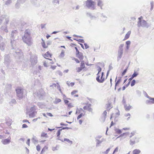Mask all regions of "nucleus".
<instances>
[{
	"mask_svg": "<svg viewBox=\"0 0 154 154\" xmlns=\"http://www.w3.org/2000/svg\"><path fill=\"white\" fill-rule=\"evenodd\" d=\"M18 32L17 30L12 31L11 34V44L12 49L10 52L13 54L15 57L17 61V62H21L23 60V54L21 50L18 48L14 49V45H15V39H18L17 35Z\"/></svg>",
	"mask_w": 154,
	"mask_h": 154,
	"instance_id": "f257e3e1",
	"label": "nucleus"
},
{
	"mask_svg": "<svg viewBox=\"0 0 154 154\" xmlns=\"http://www.w3.org/2000/svg\"><path fill=\"white\" fill-rule=\"evenodd\" d=\"M30 34V30L27 29L25 31L24 35L22 36V39L23 42L29 46H31L32 43Z\"/></svg>",
	"mask_w": 154,
	"mask_h": 154,
	"instance_id": "f03ea898",
	"label": "nucleus"
},
{
	"mask_svg": "<svg viewBox=\"0 0 154 154\" xmlns=\"http://www.w3.org/2000/svg\"><path fill=\"white\" fill-rule=\"evenodd\" d=\"M9 21V17L7 15H2L0 17V25L3 22L4 24L7 25Z\"/></svg>",
	"mask_w": 154,
	"mask_h": 154,
	"instance_id": "7ed1b4c3",
	"label": "nucleus"
},
{
	"mask_svg": "<svg viewBox=\"0 0 154 154\" xmlns=\"http://www.w3.org/2000/svg\"><path fill=\"white\" fill-rule=\"evenodd\" d=\"M124 46V44H122L119 46L118 52L117 61H119L122 57L123 54V47Z\"/></svg>",
	"mask_w": 154,
	"mask_h": 154,
	"instance_id": "20e7f679",
	"label": "nucleus"
},
{
	"mask_svg": "<svg viewBox=\"0 0 154 154\" xmlns=\"http://www.w3.org/2000/svg\"><path fill=\"white\" fill-rule=\"evenodd\" d=\"M85 3L86 6L89 9H91L93 10L95 9V2L92 0H87L86 1Z\"/></svg>",
	"mask_w": 154,
	"mask_h": 154,
	"instance_id": "39448f33",
	"label": "nucleus"
},
{
	"mask_svg": "<svg viewBox=\"0 0 154 154\" xmlns=\"http://www.w3.org/2000/svg\"><path fill=\"white\" fill-rule=\"evenodd\" d=\"M17 96L19 100L22 99L23 96V91L22 89L20 88L16 89Z\"/></svg>",
	"mask_w": 154,
	"mask_h": 154,
	"instance_id": "423d86ee",
	"label": "nucleus"
},
{
	"mask_svg": "<svg viewBox=\"0 0 154 154\" xmlns=\"http://www.w3.org/2000/svg\"><path fill=\"white\" fill-rule=\"evenodd\" d=\"M137 26L138 27L141 26L143 27H146L148 28L149 26L146 22L144 20H143L142 21H138L137 23Z\"/></svg>",
	"mask_w": 154,
	"mask_h": 154,
	"instance_id": "0eeeda50",
	"label": "nucleus"
},
{
	"mask_svg": "<svg viewBox=\"0 0 154 154\" xmlns=\"http://www.w3.org/2000/svg\"><path fill=\"white\" fill-rule=\"evenodd\" d=\"M30 61L31 65L32 66L35 65L37 62V57L35 55H32L31 56Z\"/></svg>",
	"mask_w": 154,
	"mask_h": 154,
	"instance_id": "6e6552de",
	"label": "nucleus"
},
{
	"mask_svg": "<svg viewBox=\"0 0 154 154\" xmlns=\"http://www.w3.org/2000/svg\"><path fill=\"white\" fill-rule=\"evenodd\" d=\"M45 92L42 89H40L37 92V96L40 100H42L45 96Z\"/></svg>",
	"mask_w": 154,
	"mask_h": 154,
	"instance_id": "1a4fd4ad",
	"label": "nucleus"
},
{
	"mask_svg": "<svg viewBox=\"0 0 154 154\" xmlns=\"http://www.w3.org/2000/svg\"><path fill=\"white\" fill-rule=\"evenodd\" d=\"M11 138L9 137L7 139H4L1 141V142L4 145L8 144L11 142Z\"/></svg>",
	"mask_w": 154,
	"mask_h": 154,
	"instance_id": "9d476101",
	"label": "nucleus"
},
{
	"mask_svg": "<svg viewBox=\"0 0 154 154\" xmlns=\"http://www.w3.org/2000/svg\"><path fill=\"white\" fill-rule=\"evenodd\" d=\"M100 75H97L96 78V80L97 81L100 83H103L105 81V79L104 78H103V77H101L100 79Z\"/></svg>",
	"mask_w": 154,
	"mask_h": 154,
	"instance_id": "9b49d317",
	"label": "nucleus"
},
{
	"mask_svg": "<svg viewBox=\"0 0 154 154\" xmlns=\"http://www.w3.org/2000/svg\"><path fill=\"white\" fill-rule=\"evenodd\" d=\"M6 45L5 43L3 42L0 43V50L2 51H4L6 48Z\"/></svg>",
	"mask_w": 154,
	"mask_h": 154,
	"instance_id": "f8f14e48",
	"label": "nucleus"
},
{
	"mask_svg": "<svg viewBox=\"0 0 154 154\" xmlns=\"http://www.w3.org/2000/svg\"><path fill=\"white\" fill-rule=\"evenodd\" d=\"M26 0H17V2L15 6L16 8H19V5L21 3L23 4L24 3Z\"/></svg>",
	"mask_w": 154,
	"mask_h": 154,
	"instance_id": "ddd939ff",
	"label": "nucleus"
},
{
	"mask_svg": "<svg viewBox=\"0 0 154 154\" xmlns=\"http://www.w3.org/2000/svg\"><path fill=\"white\" fill-rule=\"evenodd\" d=\"M5 63H9L10 61V56L9 54H5Z\"/></svg>",
	"mask_w": 154,
	"mask_h": 154,
	"instance_id": "4468645a",
	"label": "nucleus"
},
{
	"mask_svg": "<svg viewBox=\"0 0 154 154\" xmlns=\"http://www.w3.org/2000/svg\"><path fill=\"white\" fill-rule=\"evenodd\" d=\"M7 25L4 24V25L2 26L0 28V29L4 31L5 32H8V30L7 29Z\"/></svg>",
	"mask_w": 154,
	"mask_h": 154,
	"instance_id": "2eb2a0df",
	"label": "nucleus"
},
{
	"mask_svg": "<svg viewBox=\"0 0 154 154\" xmlns=\"http://www.w3.org/2000/svg\"><path fill=\"white\" fill-rule=\"evenodd\" d=\"M76 56L79 58L81 61L83 60H82L84 58V56L82 53L81 52L79 54L76 55Z\"/></svg>",
	"mask_w": 154,
	"mask_h": 154,
	"instance_id": "dca6fc26",
	"label": "nucleus"
},
{
	"mask_svg": "<svg viewBox=\"0 0 154 154\" xmlns=\"http://www.w3.org/2000/svg\"><path fill=\"white\" fill-rule=\"evenodd\" d=\"M32 3L36 5V6H39V0H31Z\"/></svg>",
	"mask_w": 154,
	"mask_h": 154,
	"instance_id": "f3484780",
	"label": "nucleus"
},
{
	"mask_svg": "<svg viewBox=\"0 0 154 154\" xmlns=\"http://www.w3.org/2000/svg\"><path fill=\"white\" fill-rule=\"evenodd\" d=\"M117 79V77H116V80ZM121 77H120L119 79H118L117 81L116 82L115 85V88L114 89L115 90H116V86L119 84L120 82H121Z\"/></svg>",
	"mask_w": 154,
	"mask_h": 154,
	"instance_id": "a211bd4d",
	"label": "nucleus"
},
{
	"mask_svg": "<svg viewBox=\"0 0 154 154\" xmlns=\"http://www.w3.org/2000/svg\"><path fill=\"white\" fill-rule=\"evenodd\" d=\"M124 107L126 111H128L130 110V109L132 107V106L129 105V106H128L126 104H125Z\"/></svg>",
	"mask_w": 154,
	"mask_h": 154,
	"instance_id": "6ab92c4d",
	"label": "nucleus"
},
{
	"mask_svg": "<svg viewBox=\"0 0 154 154\" xmlns=\"http://www.w3.org/2000/svg\"><path fill=\"white\" fill-rule=\"evenodd\" d=\"M6 124L8 126H11V121L12 120L11 119L9 118L8 119H7L6 120Z\"/></svg>",
	"mask_w": 154,
	"mask_h": 154,
	"instance_id": "aec40b11",
	"label": "nucleus"
},
{
	"mask_svg": "<svg viewBox=\"0 0 154 154\" xmlns=\"http://www.w3.org/2000/svg\"><path fill=\"white\" fill-rule=\"evenodd\" d=\"M1 71L3 75L2 76H1V75H0V79L2 80H4L5 78V73L4 72V71L2 69H1Z\"/></svg>",
	"mask_w": 154,
	"mask_h": 154,
	"instance_id": "412c9836",
	"label": "nucleus"
},
{
	"mask_svg": "<svg viewBox=\"0 0 154 154\" xmlns=\"http://www.w3.org/2000/svg\"><path fill=\"white\" fill-rule=\"evenodd\" d=\"M131 31H129L125 35V38L124 40L127 39L129 38L131 34Z\"/></svg>",
	"mask_w": 154,
	"mask_h": 154,
	"instance_id": "4be33fe9",
	"label": "nucleus"
},
{
	"mask_svg": "<svg viewBox=\"0 0 154 154\" xmlns=\"http://www.w3.org/2000/svg\"><path fill=\"white\" fill-rule=\"evenodd\" d=\"M141 151L140 150L138 149H136L133 151V154H139Z\"/></svg>",
	"mask_w": 154,
	"mask_h": 154,
	"instance_id": "5701e85b",
	"label": "nucleus"
},
{
	"mask_svg": "<svg viewBox=\"0 0 154 154\" xmlns=\"http://www.w3.org/2000/svg\"><path fill=\"white\" fill-rule=\"evenodd\" d=\"M136 139V137L133 138L130 140V144L131 145H133L135 143V139Z\"/></svg>",
	"mask_w": 154,
	"mask_h": 154,
	"instance_id": "b1692460",
	"label": "nucleus"
},
{
	"mask_svg": "<svg viewBox=\"0 0 154 154\" xmlns=\"http://www.w3.org/2000/svg\"><path fill=\"white\" fill-rule=\"evenodd\" d=\"M81 61V63L80 67L83 69L85 67V61L84 60H82Z\"/></svg>",
	"mask_w": 154,
	"mask_h": 154,
	"instance_id": "393cba45",
	"label": "nucleus"
},
{
	"mask_svg": "<svg viewBox=\"0 0 154 154\" xmlns=\"http://www.w3.org/2000/svg\"><path fill=\"white\" fill-rule=\"evenodd\" d=\"M81 111L84 112L85 111L82 108H80L79 109L77 108L75 112V114H77L78 113H80L81 112Z\"/></svg>",
	"mask_w": 154,
	"mask_h": 154,
	"instance_id": "a878e982",
	"label": "nucleus"
},
{
	"mask_svg": "<svg viewBox=\"0 0 154 154\" xmlns=\"http://www.w3.org/2000/svg\"><path fill=\"white\" fill-rule=\"evenodd\" d=\"M95 141L96 142V146L97 147L103 141H100L98 139H96Z\"/></svg>",
	"mask_w": 154,
	"mask_h": 154,
	"instance_id": "bb28decb",
	"label": "nucleus"
},
{
	"mask_svg": "<svg viewBox=\"0 0 154 154\" xmlns=\"http://www.w3.org/2000/svg\"><path fill=\"white\" fill-rule=\"evenodd\" d=\"M44 56L47 57H51L52 54H51L48 51L46 53L44 54Z\"/></svg>",
	"mask_w": 154,
	"mask_h": 154,
	"instance_id": "cd10ccee",
	"label": "nucleus"
},
{
	"mask_svg": "<svg viewBox=\"0 0 154 154\" xmlns=\"http://www.w3.org/2000/svg\"><path fill=\"white\" fill-rule=\"evenodd\" d=\"M42 47L44 48H46L48 47L47 46H46L45 42V41L42 38Z\"/></svg>",
	"mask_w": 154,
	"mask_h": 154,
	"instance_id": "c85d7f7f",
	"label": "nucleus"
},
{
	"mask_svg": "<svg viewBox=\"0 0 154 154\" xmlns=\"http://www.w3.org/2000/svg\"><path fill=\"white\" fill-rule=\"evenodd\" d=\"M107 113L106 110H105L103 112V113L102 115L103 116H104L103 122H104L106 119Z\"/></svg>",
	"mask_w": 154,
	"mask_h": 154,
	"instance_id": "c756f323",
	"label": "nucleus"
},
{
	"mask_svg": "<svg viewBox=\"0 0 154 154\" xmlns=\"http://www.w3.org/2000/svg\"><path fill=\"white\" fill-rule=\"evenodd\" d=\"M6 88L7 90H8L11 89V84H7L6 86Z\"/></svg>",
	"mask_w": 154,
	"mask_h": 154,
	"instance_id": "7c9ffc66",
	"label": "nucleus"
},
{
	"mask_svg": "<svg viewBox=\"0 0 154 154\" xmlns=\"http://www.w3.org/2000/svg\"><path fill=\"white\" fill-rule=\"evenodd\" d=\"M128 66L122 72V75L123 76L127 72L128 69Z\"/></svg>",
	"mask_w": 154,
	"mask_h": 154,
	"instance_id": "2f4dec72",
	"label": "nucleus"
},
{
	"mask_svg": "<svg viewBox=\"0 0 154 154\" xmlns=\"http://www.w3.org/2000/svg\"><path fill=\"white\" fill-rule=\"evenodd\" d=\"M62 131V129H60L58 130L57 133V137L58 138H59L60 134V132Z\"/></svg>",
	"mask_w": 154,
	"mask_h": 154,
	"instance_id": "473e14b6",
	"label": "nucleus"
},
{
	"mask_svg": "<svg viewBox=\"0 0 154 154\" xmlns=\"http://www.w3.org/2000/svg\"><path fill=\"white\" fill-rule=\"evenodd\" d=\"M37 138L35 136H33L32 139V141L34 143H35V142H38V140L36 139Z\"/></svg>",
	"mask_w": 154,
	"mask_h": 154,
	"instance_id": "72a5a7b5",
	"label": "nucleus"
},
{
	"mask_svg": "<svg viewBox=\"0 0 154 154\" xmlns=\"http://www.w3.org/2000/svg\"><path fill=\"white\" fill-rule=\"evenodd\" d=\"M31 112L29 114V116L31 117H34L35 116V112Z\"/></svg>",
	"mask_w": 154,
	"mask_h": 154,
	"instance_id": "f704fd0d",
	"label": "nucleus"
},
{
	"mask_svg": "<svg viewBox=\"0 0 154 154\" xmlns=\"http://www.w3.org/2000/svg\"><path fill=\"white\" fill-rule=\"evenodd\" d=\"M115 131L117 133L119 134H121L122 133L121 130L120 129L116 128L115 129Z\"/></svg>",
	"mask_w": 154,
	"mask_h": 154,
	"instance_id": "c9c22d12",
	"label": "nucleus"
},
{
	"mask_svg": "<svg viewBox=\"0 0 154 154\" xmlns=\"http://www.w3.org/2000/svg\"><path fill=\"white\" fill-rule=\"evenodd\" d=\"M138 75V73L135 70L132 76L134 78V77H137Z\"/></svg>",
	"mask_w": 154,
	"mask_h": 154,
	"instance_id": "e433bc0d",
	"label": "nucleus"
},
{
	"mask_svg": "<svg viewBox=\"0 0 154 154\" xmlns=\"http://www.w3.org/2000/svg\"><path fill=\"white\" fill-rule=\"evenodd\" d=\"M87 16L91 18L92 19L93 18H95L96 17L94 16H92L91 14L90 13H87Z\"/></svg>",
	"mask_w": 154,
	"mask_h": 154,
	"instance_id": "4c0bfd02",
	"label": "nucleus"
},
{
	"mask_svg": "<svg viewBox=\"0 0 154 154\" xmlns=\"http://www.w3.org/2000/svg\"><path fill=\"white\" fill-rule=\"evenodd\" d=\"M41 136L42 137H48V135L47 133H45L44 132H42V133Z\"/></svg>",
	"mask_w": 154,
	"mask_h": 154,
	"instance_id": "58836bf2",
	"label": "nucleus"
},
{
	"mask_svg": "<svg viewBox=\"0 0 154 154\" xmlns=\"http://www.w3.org/2000/svg\"><path fill=\"white\" fill-rule=\"evenodd\" d=\"M64 141L67 142L70 144H71L72 143V141L69 140V139L67 138H64Z\"/></svg>",
	"mask_w": 154,
	"mask_h": 154,
	"instance_id": "ea45409f",
	"label": "nucleus"
},
{
	"mask_svg": "<svg viewBox=\"0 0 154 154\" xmlns=\"http://www.w3.org/2000/svg\"><path fill=\"white\" fill-rule=\"evenodd\" d=\"M56 75H58L60 76H62L63 75L62 72L60 70H58L56 72Z\"/></svg>",
	"mask_w": 154,
	"mask_h": 154,
	"instance_id": "a19ab883",
	"label": "nucleus"
},
{
	"mask_svg": "<svg viewBox=\"0 0 154 154\" xmlns=\"http://www.w3.org/2000/svg\"><path fill=\"white\" fill-rule=\"evenodd\" d=\"M103 4L102 3V2L100 0H99L98 1L97 5L98 6H103Z\"/></svg>",
	"mask_w": 154,
	"mask_h": 154,
	"instance_id": "79ce46f5",
	"label": "nucleus"
},
{
	"mask_svg": "<svg viewBox=\"0 0 154 154\" xmlns=\"http://www.w3.org/2000/svg\"><path fill=\"white\" fill-rule=\"evenodd\" d=\"M136 83V81L135 80L133 79L132 80L131 84V87L134 86Z\"/></svg>",
	"mask_w": 154,
	"mask_h": 154,
	"instance_id": "37998d69",
	"label": "nucleus"
},
{
	"mask_svg": "<svg viewBox=\"0 0 154 154\" xmlns=\"http://www.w3.org/2000/svg\"><path fill=\"white\" fill-rule=\"evenodd\" d=\"M97 68H98L97 70L98 71V72L97 74V75H98L100 72L102 70V68L100 66H97Z\"/></svg>",
	"mask_w": 154,
	"mask_h": 154,
	"instance_id": "c03bdc74",
	"label": "nucleus"
},
{
	"mask_svg": "<svg viewBox=\"0 0 154 154\" xmlns=\"http://www.w3.org/2000/svg\"><path fill=\"white\" fill-rule=\"evenodd\" d=\"M84 116V114H83V113H81L77 117V119L79 120V119L81 118L82 116Z\"/></svg>",
	"mask_w": 154,
	"mask_h": 154,
	"instance_id": "a18cd8bd",
	"label": "nucleus"
},
{
	"mask_svg": "<svg viewBox=\"0 0 154 154\" xmlns=\"http://www.w3.org/2000/svg\"><path fill=\"white\" fill-rule=\"evenodd\" d=\"M64 56V51L63 50H62L61 52L60 55V57H63Z\"/></svg>",
	"mask_w": 154,
	"mask_h": 154,
	"instance_id": "49530a36",
	"label": "nucleus"
},
{
	"mask_svg": "<svg viewBox=\"0 0 154 154\" xmlns=\"http://www.w3.org/2000/svg\"><path fill=\"white\" fill-rule=\"evenodd\" d=\"M128 134H129V133H127V132L124 133L122 134H121L119 137H117V138L120 137H122L123 136H124L125 135H127Z\"/></svg>",
	"mask_w": 154,
	"mask_h": 154,
	"instance_id": "de8ad7c7",
	"label": "nucleus"
},
{
	"mask_svg": "<svg viewBox=\"0 0 154 154\" xmlns=\"http://www.w3.org/2000/svg\"><path fill=\"white\" fill-rule=\"evenodd\" d=\"M61 101V100L59 98L56 99L55 100V102L54 103L55 104H57L58 103L60 102Z\"/></svg>",
	"mask_w": 154,
	"mask_h": 154,
	"instance_id": "09e8293b",
	"label": "nucleus"
},
{
	"mask_svg": "<svg viewBox=\"0 0 154 154\" xmlns=\"http://www.w3.org/2000/svg\"><path fill=\"white\" fill-rule=\"evenodd\" d=\"M136 94L139 97L141 96V92L139 90L136 91Z\"/></svg>",
	"mask_w": 154,
	"mask_h": 154,
	"instance_id": "8fccbe9b",
	"label": "nucleus"
},
{
	"mask_svg": "<svg viewBox=\"0 0 154 154\" xmlns=\"http://www.w3.org/2000/svg\"><path fill=\"white\" fill-rule=\"evenodd\" d=\"M11 103L13 104H15L16 103V100L15 99H12L11 101Z\"/></svg>",
	"mask_w": 154,
	"mask_h": 154,
	"instance_id": "3c124183",
	"label": "nucleus"
},
{
	"mask_svg": "<svg viewBox=\"0 0 154 154\" xmlns=\"http://www.w3.org/2000/svg\"><path fill=\"white\" fill-rule=\"evenodd\" d=\"M11 3V0H8L5 2V4L7 5H9Z\"/></svg>",
	"mask_w": 154,
	"mask_h": 154,
	"instance_id": "603ef678",
	"label": "nucleus"
},
{
	"mask_svg": "<svg viewBox=\"0 0 154 154\" xmlns=\"http://www.w3.org/2000/svg\"><path fill=\"white\" fill-rule=\"evenodd\" d=\"M153 4L154 2L153 1H152L150 2V4H151V8L150 10H152L153 9Z\"/></svg>",
	"mask_w": 154,
	"mask_h": 154,
	"instance_id": "864d4df0",
	"label": "nucleus"
},
{
	"mask_svg": "<svg viewBox=\"0 0 154 154\" xmlns=\"http://www.w3.org/2000/svg\"><path fill=\"white\" fill-rule=\"evenodd\" d=\"M151 104L154 103V98L151 97L149 99Z\"/></svg>",
	"mask_w": 154,
	"mask_h": 154,
	"instance_id": "5fc2aeb1",
	"label": "nucleus"
},
{
	"mask_svg": "<svg viewBox=\"0 0 154 154\" xmlns=\"http://www.w3.org/2000/svg\"><path fill=\"white\" fill-rule=\"evenodd\" d=\"M31 112H35V109L34 106L32 107L30 109Z\"/></svg>",
	"mask_w": 154,
	"mask_h": 154,
	"instance_id": "6e6d98bb",
	"label": "nucleus"
},
{
	"mask_svg": "<svg viewBox=\"0 0 154 154\" xmlns=\"http://www.w3.org/2000/svg\"><path fill=\"white\" fill-rule=\"evenodd\" d=\"M77 72H80L83 69L80 67H78L77 68Z\"/></svg>",
	"mask_w": 154,
	"mask_h": 154,
	"instance_id": "4d7b16f0",
	"label": "nucleus"
},
{
	"mask_svg": "<svg viewBox=\"0 0 154 154\" xmlns=\"http://www.w3.org/2000/svg\"><path fill=\"white\" fill-rule=\"evenodd\" d=\"M77 41L79 42L82 43H84V42H85V41L83 39H78V40H77Z\"/></svg>",
	"mask_w": 154,
	"mask_h": 154,
	"instance_id": "13d9d810",
	"label": "nucleus"
},
{
	"mask_svg": "<svg viewBox=\"0 0 154 154\" xmlns=\"http://www.w3.org/2000/svg\"><path fill=\"white\" fill-rule=\"evenodd\" d=\"M72 129V128H69V127H62V128L61 129H62V130H65V129L69 130V129Z\"/></svg>",
	"mask_w": 154,
	"mask_h": 154,
	"instance_id": "bf43d9fd",
	"label": "nucleus"
},
{
	"mask_svg": "<svg viewBox=\"0 0 154 154\" xmlns=\"http://www.w3.org/2000/svg\"><path fill=\"white\" fill-rule=\"evenodd\" d=\"M113 68L112 66V63H111L109 66L108 70H109L110 71Z\"/></svg>",
	"mask_w": 154,
	"mask_h": 154,
	"instance_id": "052dcab7",
	"label": "nucleus"
},
{
	"mask_svg": "<svg viewBox=\"0 0 154 154\" xmlns=\"http://www.w3.org/2000/svg\"><path fill=\"white\" fill-rule=\"evenodd\" d=\"M118 147H116L114 150L112 154H114L116 152L118 151Z\"/></svg>",
	"mask_w": 154,
	"mask_h": 154,
	"instance_id": "680f3d73",
	"label": "nucleus"
},
{
	"mask_svg": "<svg viewBox=\"0 0 154 154\" xmlns=\"http://www.w3.org/2000/svg\"><path fill=\"white\" fill-rule=\"evenodd\" d=\"M53 2L55 4H59V0H54V1H53Z\"/></svg>",
	"mask_w": 154,
	"mask_h": 154,
	"instance_id": "e2e57ef3",
	"label": "nucleus"
},
{
	"mask_svg": "<svg viewBox=\"0 0 154 154\" xmlns=\"http://www.w3.org/2000/svg\"><path fill=\"white\" fill-rule=\"evenodd\" d=\"M36 149L38 151H39L40 150V146L39 145H38L36 146Z\"/></svg>",
	"mask_w": 154,
	"mask_h": 154,
	"instance_id": "0e129e2a",
	"label": "nucleus"
},
{
	"mask_svg": "<svg viewBox=\"0 0 154 154\" xmlns=\"http://www.w3.org/2000/svg\"><path fill=\"white\" fill-rule=\"evenodd\" d=\"M126 45L130 46L131 44V42L130 41H128L126 42Z\"/></svg>",
	"mask_w": 154,
	"mask_h": 154,
	"instance_id": "69168bd1",
	"label": "nucleus"
},
{
	"mask_svg": "<svg viewBox=\"0 0 154 154\" xmlns=\"http://www.w3.org/2000/svg\"><path fill=\"white\" fill-rule=\"evenodd\" d=\"M84 45L85 46V49H87L89 48V46L87 45L86 43H84Z\"/></svg>",
	"mask_w": 154,
	"mask_h": 154,
	"instance_id": "338daca9",
	"label": "nucleus"
},
{
	"mask_svg": "<svg viewBox=\"0 0 154 154\" xmlns=\"http://www.w3.org/2000/svg\"><path fill=\"white\" fill-rule=\"evenodd\" d=\"M77 92V91L76 90H74L72 91L71 93V94L72 95H73L75 94V93Z\"/></svg>",
	"mask_w": 154,
	"mask_h": 154,
	"instance_id": "774afa93",
	"label": "nucleus"
}]
</instances>
